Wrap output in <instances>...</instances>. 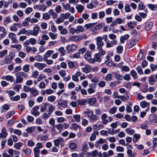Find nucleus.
I'll use <instances>...</instances> for the list:
<instances>
[{
    "label": "nucleus",
    "instance_id": "1",
    "mask_svg": "<svg viewBox=\"0 0 157 157\" xmlns=\"http://www.w3.org/2000/svg\"><path fill=\"white\" fill-rule=\"evenodd\" d=\"M55 109V107L54 105L48 102L44 103L40 109L41 112L43 113L42 114L43 118L46 119L49 117Z\"/></svg>",
    "mask_w": 157,
    "mask_h": 157
},
{
    "label": "nucleus",
    "instance_id": "2",
    "mask_svg": "<svg viewBox=\"0 0 157 157\" xmlns=\"http://www.w3.org/2000/svg\"><path fill=\"white\" fill-rule=\"evenodd\" d=\"M15 76L16 77V82L17 83H20L22 82L23 78L22 77L24 78H27L28 77V75L23 72H20L19 73L15 74Z\"/></svg>",
    "mask_w": 157,
    "mask_h": 157
},
{
    "label": "nucleus",
    "instance_id": "3",
    "mask_svg": "<svg viewBox=\"0 0 157 157\" xmlns=\"http://www.w3.org/2000/svg\"><path fill=\"white\" fill-rule=\"evenodd\" d=\"M15 56V54L13 52H10L9 55L5 57V63L6 64L11 63Z\"/></svg>",
    "mask_w": 157,
    "mask_h": 157
},
{
    "label": "nucleus",
    "instance_id": "4",
    "mask_svg": "<svg viewBox=\"0 0 157 157\" xmlns=\"http://www.w3.org/2000/svg\"><path fill=\"white\" fill-rule=\"evenodd\" d=\"M65 48L67 52L70 53L71 52L76 50L78 48V46L75 44H71L67 45Z\"/></svg>",
    "mask_w": 157,
    "mask_h": 157
},
{
    "label": "nucleus",
    "instance_id": "5",
    "mask_svg": "<svg viewBox=\"0 0 157 157\" xmlns=\"http://www.w3.org/2000/svg\"><path fill=\"white\" fill-rule=\"evenodd\" d=\"M54 142L56 146H58L59 144L61 147L64 145V139L61 137H59L57 139L55 140H54Z\"/></svg>",
    "mask_w": 157,
    "mask_h": 157
},
{
    "label": "nucleus",
    "instance_id": "6",
    "mask_svg": "<svg viewBox=\"0 0 157 157\" xmlns=\"http://www.w3.org/2000/svg\"><path fill=\"white\" fill-rule=\"evenodd\" d=\"M97 48L102 47L104 44V43L102 40V37L99 36L97 37L96 39Z\"/></svg>",
    "mask_w": 157,
    "mask_h": 157
},
{
    "label": "nucleus",
    "instance_id": "7",
    "mask_svg": "<svg viewBox=\"0 0 157 157\" xmlns=\"http://www.w3.org/2000/svg\"><path fill=\"white\" fill-rule=\"evenodd\" d=\"M124 19H122L120 18H116L115 20H113L112 23L110 25L111 26H114L117 25V24H121L122 23H124Z\"/></svg>",
    "mask_w": 157,
    "mask_h": 157
},
{
    "label": "nucleus",
    "instance_id": "8",
    "mask_svg": "<svg viewBox=\"0 0 157 157\" xmlns=\"http://www.w3.org/2000/svg\"><path fill=\"white\" fill-rule=\"evenodd\" d=\"M17 27L19 28H21V23H14L10 26V29L12 31H16L18 30Z\"/></svg>",
    "mask_w": 157,
    "mask_h": 157
},
{
    "label": "nucleus",
    "instance_id": "9",
    "mask_svg": "<svg viewBox=\"0 0 157 157\" xmlns=\"http://www.w3.org/2000/svg\"><path fill=\"white\" fill-rule=\"evenodd\" d=\"M89 88L87 90V92L89 94L94 93L95 91L96 84H90L89 85Z\"/></svg>",
    "mask_w": 157,
    "mask_h": 157
},
{
    "label": "nucleus",
    "instance_id": "10",
    "mask_svg": "<svg viewBox=\"0 0 157 157\" xmlns=\"http://www.w3.org/2000/svg\"><path fill=\"white\" fill-rule=\"evenodd\" d=\"M8 37L11 40L12 43L17 44L18 42V40L16 38L15 34L13 33H10L8 34Z\"/></svg>",
    "mask_w": 157,
    "mask_h": 157
},
{
    "label": "nucleus",
    "instance_id": "11",
    "mask_svg": "<svg viewBox=\"0 0 157 157\" xmlns=\"http://www.w3.org/2000/svg\"><path fill=\"white\" fill-rule=\"evenodd\" d=\"M34 66L40 71L43 70L44 68L47 66L46 64L42 63H36L34 64Z\"/></svg>",
    "mask_w": 157,
    "mask_h": 157
},
{
    "label": "nucleus",
    "instance_id": "12",
    "mask_svg": "<svg viewBox=\"0 0 157 157\" xmlns=\"http://www.w3.org/2000/svg\"><path fill=\"white\" fill-rule=\"evenodd\" d=\"M82 37L81 36H71L69 38V40L72 41H78L82 40Z\"/></svg>",
    "mask_w": 157,
    "mask_h": 157
},
{
    "label": "nucleus",
    "instance_id": "13",
    "mask_svg": "<svg viewBox=\"0 0 157 157\" xmlns=\"http://www.w3.org/2000/svg\"><path fill=\"white\" fill-rule=\"evenodd\" d=\"M40 27L38 25H36L33 27V30H32V35L36 36L38 34L40 30Z\"/></svg>",
    "mask_w": 157,
    "mask_h": 157
},
{
    "label": "nucleus",
    "instance_id": "14",
    "mask_svg": "<svg viewBox=\"0 0 157 157\" xmlns=\"http://www.w3.org/2000/svg\"><path fill=\"white\" fill-rule=\"evenodd\" d=\"M82 71L86 73L90 72L92 69V67L89 64H86L84 66L82 67Z\"/></svg>",
    "mask_w": 157,
    "mask_h": 157
},
{
    "label": "nucleus",
    "instance_id": "15",
    "mask_svg": "<svg viewBox=\"0 0 157 157\" xmlns=\"http://www.w3.org/2000/svg\"><path fill=\"white\" fill-rule=\"evenodd\" d=\"M102 28V26L101 24H98L97 25H92L91 26L90 30L91 31H97V30L101 29Z\"/></svg>",
    "mask_w": 157,
    "mask_h": 157
},
{
    "label": "nucleus",
    "instance_id": "16",
    "mask_svg": "<svg viewBox=\"0 0 157 157\" xmlns=\"http://www.w3.org/2000/svg\"><path fill=\"white\" fill-rule=\"evenodd\" d=\"M39 107L36 106L33 108L31 112V113L34 116H36L40 114V112L38 111Z\"/></svg>",
    "mask_w": 157,
    "mask_h": 157
},
{
    "label": "nucleus",
    "instance_id": "17",
    "mask_svg": "<svg viewBox=\"0 0 157 157\" xmlns=\"http://www.w3.org/2000/svg\"><path fill=\"white\" fill-rule=\"evenodd\" d=\"M157 81V79L155 78L154 76L151 75L149 77L148 79V82L149 84L154 85Z\"/></svg>",
    "mask_w": 157,
    "mask_h": 157
},
{
    "label": "nucleus",
    "instance_id": "18",
    "mask_svg": "<svg viewBox=\"0 0 157 157\" xmlns=\"http://www.w3.org/2000/svg\"><path fill=\"white\" fill-rule=\"evenodd\" d=\"M57 104L59 108L60 106H61L63 108H65L67 106V102L62 99L59 100L58 101Z\"/></svg>",
    "mask_w": 157,
    "mask_h": 157
},
{
    "label": "nucleus",
    "instance_id": "19",
    "mask_svg": "<svg viewBox=\"0 0 157 157\" xmlns=\"http://www.w3.org/2000/svg\"><path fill=\"white\" fill-rule=\"evenodd\" d=\"M0 32L2 33L0 36V39H1L3 38L6 36V29L3 26L0 27Z\"/></svg>",
    "mask_w": 157,
    "mask_h": 157
},
{
    "label": "nucleus",
    "instance_id": "20",
    "mask_svg": "<svg viewBox=\"0 0 157 157\" xmlns=\"http://www.w3.org/2000/svg\"><path fill=\"white\" fill-rule=\"evenodd\" d=\"M8 133L6 130L5 127H3L1 130V132L0 134V137L5 138L7 136Z\"/></svg>",
    "mask_w": 157,
    "mask_h": 157
},
{
    "label": "nucleus",
    "instance_id": "21",
    "mask_svg": "<svg viewBox=\"0 0 157 157\" xmlns=\"http://www.w3.org/2000/svg\"><path fill=\"white\" fill-rule=\"evenodd\" d=\"M33 8L34 9H38L39 10L44 11L46 10L47 7L46 6H42L41 5H37L34 6Z\"/></svg>",
    "mask_w": 157,
    "mask_h": 157
},
{
    "label": "nucleus",
    "instance_id": "22",
    "mask_svg": "<svg viewBox=\"0 0 157 157\" xmlns=\"http://www.w3.org/2000/svg\"><path fill=\"white\" fill-rule=\"evenodd\" d=\"M30 92L32 94L33 96H36L37 95L39 94L38 91L36 88L34 87L30 88Z\"/></svg>",
    "mask_w": 157,
    "mask_h": 157
},
{
    "label": "nucleus",
    "instance_id": "23",
    "mask_svg": "<svg viewBox=\"0 0 157 157\" xmlns=\"http://www.w3.org/2000/svg\"><path fill=\"white\" fill-rule=\"evenodd\" d=\"M129 37V35L128 34L121 36L120 38L121 42L122 44L124 43V41L128 39Z\"/></svg>",
    "mask_w": 157,
    "mask_h": 157
},
{
    "label": "nucleus",
    "instance_id": "24",
    "mask_svg": "<svg viewBox=\"0 0 157 157\" xmlns=\"http://www.w3.org/2000/svg\"><path fill=\"white\" fill-rule=\"evenodd\" d=\"M150 104L149 102H147L145 101H141L140 103V106L143 108L147 107H148L149 108Z\"/></svg>",
    "mask_w": 157,
    "mask_h": 157
},
{
    "label": "nucleus",
    "instance_id": "25",
    "mask_svg": "<svg viewBox=\"0 0 157 157\" xmlns=\"http://www.w3.org/2000/svg\"><path fill=\"white\" fill-rule=\"evenodd\" d=\"M137 40H133L129 42L128 44V48H129L132 47L133 46L135 45L137 42Z\"/></svg>",
    "mask_w": 157,
    "mask_h": 157
},
{
    "label": "nucleus",
    "instance_id": "26",
    "mask_svg": "<svg viewBox=\"0 0 157 157\" xmlns=\"http://www.w3.org/2000/svg\"><path fill=\"white\" fill-rule=\"evenodd\" d=\"M87 103L91 105H93L96 102V99L95 98H89L86 100Z\"/></svg>",
    "mask_w": 157,
    "mask_h": 157
},
{
    "label": "nucleus",
    "instance_id": "27",
    "mask_svg": "<svg viewBox=\"0 0 157 157\" xmlns=\"http://www.w3.org/2000/svg\"><path fill=\"white\" fill-rule=\"evenodd\" d=\"M153 23L152 22H149L147 23L145 26L146 30L148 31L150 30L152 28Z\"/></svg>",
    "mask_w": 157,
    "mask_h": 157
},
{
    "label": "nucleus",
    "instance_id": "28",
    "mask_svg": "<svg viewBox=\"0 0 157 157\" xmlns=\"http://www.w3.org/2000/svg\"><path fill=\"white\" fill-rule=\"evenodd\" d=\"M11 21V19L10 17L9 16L6 17L3 20V24L4 25L7 26Z\"/></svg>",
    "mask_w": 157,
    "mask_h": 157
},
{
    "label": "nucleus",
    "instance_id": "29",
    "mask_svg": "<svg viewBox=\"0 0 157 157\" xmlns=\"http://www.w3.org/2000/svg\"><path fill=\"white\" fill-rule=\"evenodd\" d=\"M76 9L79 13H82L84 9V6L81 5H78L76 6Z\"/></svg>",
    "mask_w": 157,
    "mask_h": 157
},
{
    "label": "nucleus",
    "instance_id": "30",
    "mask_svg": "<svg viewBox=\"0 0 157 157\" xmlns=\"http://www.w3.org/2000/svg\"><path fill=\"white\" fill-rule=\"evenodd\" d=\"M54 51L52 50H49L48 51L44 54V58H47L48 57H50L52 54L54 53Z\"/></svg>",
    "mask_w": 157,
    "mask_h": 157
},
{
    "label": "nucleus",
    "instance_id": "31",
    "mask_svg": "<svg viewBox=\"0 0 157 157\" xmlns=\"http://www.w3.org/2000/svg\"><path fill=\"white\" fill-rule=\"evenodd\" d=\"M132 105V104L131 102H128V104L127 105L126 108V111L128 113H131L132 111V109L131 107Z\"/></svg>",
    "mask_w": 157,
    "mask_h": 157
},
{
    "label": "nucleus",
    "instance_id": "32",
    "mask_svg": "<svg viewBox=\"0 0 157 157\" xmlns=\"http://www.w3.org/2000/svg\"><path fill=\"white\" fill-rule=\"evenodd\" d=\"M71 15V14L69 13H62L60 14V16L62 17L63 19H65L68 18Z\"/></svg>",
    "mask_w": 157,
    "mask_h": 157
},
{
    "label": "nucleus",
    "instance_id": "33",
    "mask_svg": "<svg viewBox=\"0 0 157 157\" xmlns=\"http://www.w3.org/2000/svg\"><path fill=\"white\" fill-rule=\"evenodd\" d=\"M50 15H52V18L54 19L56 18L57 17V13L54 12V10L52 9H51L48 12Z\"/></svg>",
    "mask_w": 157,
    "mask_h": 157
},
{
    "label": "nucleus",
    "instance_id": "34",
    "mask_svg": "<svg viewBox=\"0 0 157 157\" xmlns=\"http://www.w3.org/2000/svg\"><path fill=\"white\" fill-rule=\"evenodd\" d=\"M98 117L97 115H93L90 119L89 121L90 122L93 123L96 122L98 120Z\"/></svg>",
    "mask_w": 157,
    "mask_h": 157
},
{
    "label": "nucleus",
    "instance_id": "35",
    "mask_svg": "<svg viewBox=\"0 0 157 157\" xmlns=\"http://www.w3.org/2000/svg\"><path fill=\"white\" fill-rule=\"evenodd\" d=\"M87 154L88 155H91L94 157H95L98 155V151L97 150H95L91 152L87 153Z\"/></svg>",
    "mask_w": 157,
    "mask_h": 157
},
{
    "label": "nucleus",
    "instance_id": "36",
    "mask_svg": "<svg viewBox=\"0 0 157 157\" xmlns=\"http://www.w3.org/2000/svg\"><path fill=\"white\" fill-rule=\"evenodd\" d=\"M91 52H87L84 55V58L87 60L90 59L91 58Z\"/></svg>",
    "mask_w": 157,
    "mask_h": 157
},
{
    "label": "nucleus",
    "instance_id": "37",
    "mask_svg": "<svg viewBox=\"0 0 157 157\" xmlns=\"http://www.w3.org/2000/svg\"><path fill=\"white\" fill-rule=\"evenodd\" d=\"M130 74L134 79H137L138 76L136 72L134 70H131L130 71Z\"/></svg>",
    "mask_w": 157,
    "mask_h": 157
},
{
    "label": "nucleus",
    "instance_id": "38",
    "mask_svg": "<svg viewBox=\"0 0 157 157\" xmlns=\"http://www.w3.org/2000/svg\"><path fill=\"white\" fill-rule=\"evenodd\" d=\"M149 119L150 121L151 122H156V116L155 115H151L149 116Z\"/></svg>",
    "mask_w": 157,
    "mask_h": 157
},
{
    "label": "nucleus",
    "instance_id": "39",
    "mask_svg": "<svg viewBox=\"0 0 157 157\" xmlns=\"http://www.w3.org/2000/svg\"><path fill=\"white\" fill-rule=\"evenodd\" d=\"M23 145V144L21 142H18L15 143L14 147L17 149H20V148Z\"/></svg>",
    "mask_w": 157,
    "mask_h": 157
},
{
    "label": "nucleus",
    "instance_id": "40",
    "mask_svg": "<svg viewBox=\"0 0 157 157\" xmlns=\"http://www.w3.org/2000/svg\"><path fill=\"white\" fill-rule=\"evenodd\" d=\"M144 53L142 51H140L139 52L137 56V60L138 61H140L143 58Z\"/></svg>",
    "mask_w": 157,
    "mask_h": 157
},
{
    "label": "nucleus",
    "instance_id": "41",
    "mask_svg": "<svg viewBox=\"0 0 157 157\" xmlns=\"http://www.w3.org/2000/svg\"><path fill=\"white\" fill-rule=\"evenodd\" d=\"M49 36L52 40H55L56 39L57 36V34H54L52 32H49L48 33Z\"/></svg>",
    "mask_w": 157,
    "mask_h": 157
},
{
    "label": "nucleus",
    "instance_id": "42",
    "mask_svg": "<svg viewBox=\"0 0 157 157\" xmlns=\"http://www.w3.org/2000/svg\"><path fill=\"white\" fill-rule=\"evenodd\" d=\"M8 51L7 50L0 51V58H2L6 55L8 53Z\"/></svg>",
    "mask_w": 157,
    "mask_h": 157
},
{
    "label": "nucleus",
    "instance_id": "43",
    "mask_svg": "<svg viewBox=\"0 0 157 157\" xmlns=\"http://www.w3.org/2000/svg\"><path fill=\"white\" fill-rule=\"evenodd\" d=\"M47 99L48 101L53 102L56 99V97L54 95H51L48 97Z\"/></svg>",
    "mask_w": 157,
    "mask_h": 157
},
{
    "label": "nucleus",
    "instance_id": "44",
    "mask_svg": "<svg viewBox=\"0 0 157 157\" xmlns=\"http://www.w3.org/2000/svg\"><path fill=\"white\" fill-rule=\"evenodd\" d=\"M125 130L128 134L130 135H132L135 132V131L134 130L132 129H131L129 128H126Z\"/></svg>",
    "mask_w": 157,
    "mask_h": 157
},
{
    "label": "nucleus",
    "instance_id": "45",
    "mask_svg": "<svg viewBox=\"0 0 157 157\" xmlns=\"http://www.w3.org/2000/svg\"><path fill=\"white\" fill-rule=\"evenodd\" d=\"M117 110V107L114 106L109 109V112L110 114H114L116 112Z\"/></svg>",
    "mask_w": 157,
    "mask_h": 157
},
{
    "label": "nucleus",
    "instance_id": "46",
    "mask_svg": "<svg viewBox=\"0 0 157 157\" xmlns=\"http://www.w3.org/2000/svg\"><path fill=\"white\" fill-rule=\"evenodd\" d=\"M97 49L98 51L99 54L103 56L105 54V52L103 50L102 47L97 48Z\"/></svg>",
    "mask_w": 157,
    "mask_h": 157
},
{
    "label": "nucleus",
    "instance_id": "47",
    "mask_svg": "<svg viewBox=\"0 0 157 157\" xmlns=\"http://www.w3.org/2000/svg\"><path fill=\"white\" fill-rule=\"evenodd\" d=\"M94 58L95 59V61L97 62H100L101 60L100 55L98 53L95 54Z\"/></svg>",
    "mask_w": 157,
    "mask_h": 157
},
{
    "label": "nucleus",
    "instance_id": "48",
    "mask_svg": "<svg viewBox=\"0 0 157 157\" xmlns=\"http://www.w3.org/2000/svg\"><path fill=\"white\" fill-rule=\"evenodd\" d=\"M58 51L60 53L61 56H63L65 55L66 52L65 51L63 47H60L58 49Z\"/></svg>",
    "mask_w": 157,
    "mask_h": 157
},
{
    "label": "nucleus",
    "instance_id": "49",
    "mask_svg": "<svg viewBox=\"0 0 157 157\" xmlns=\"http://www.w3.org/2000/svg\"><path fill=\"white\" fill-rule=\"evenodd\" d=\"M117 52L120 54H121L123 50V47L122 46L119 45L117 46L116 48Z\"/></svg>",
    "mask_w": 157,
    "mask_h": 157
},
{
    "label": "nucleus",
    "instance_id": "50",
    "mask_svg": "<svg viewBox=\"0 0 157 157\" xmlns=\"http://www.w3.org/2000/svg\"><path fill=\"white\" fill-rule=\"evenodd\" d=\"M29 65L26 64L22 67L23 70L25 72H28L29 70Z\"/></svg>",
    "mask_w": 157,
    "mask_h": 157
},
{
    "label": "nucleus",
    "instance_id": "51",
    "mask_svg": "<svg viewBox=\"0 0 157 157\" xmlns=\"http://www.w3.org/2000/svg\"><path fill=\"white\" fill-rule=\"evenodd\" d=\"M98 132L96 131V132H94L91 135L90 137V140L91 141H93L96 138V134H98Z\"/></svg>",
    "mask_w": 157,
    "mask_h": 157
},
{
    "label": "nucleus",
    "instance_id": "52",
    "mask_svg": "<svg viewBox=\"0 0 157 157\" xmlns=\"http://www.w3.org/2000/svg\"><path fill=\"white\" fill-rule=\"evenodd\" d=\"M84 30L83 27L82 26H78L76 29V33L82 32Z\"/></svg>",
    "mask_w": 157,
    "mask_h": 157
},
{
    "label": "nucleus",
    "instance_id": "53",
    "mask_svg": "<svg viewBox=\"0 0 157 157\" xmlns=\"http://www.w3.org/2000/svg\"><path fill=\"white\" fill-rule=\"evenodd\" d=\"M80 56V54L79 53L77 52L73 54H71L70 56V58L71 59H73L75 58H79Z\"/></svg>",
    "mask_w": 157,
    "mask_h": 157
},
{
    "label": "nucleus",
    "instance_id": "54",
    "mask_svg": "<svg viewBox=\"0 0 157 157\" xmlns=\"http://www.w3.org/2000/svg\"><path fill=\"white\" fill-rule=\"evenodd\" d=\"M34 151L35 157H39V154L40 152L39 149L37 148H35L34 149Z\"/></svg>",
    "mask_w": 157,
    "mask_h": 157
},
{
    "label": "nucleus",
    "instance_id": "55",
    "mask_svg": "<svg viewBox=\"0 0 157 157\" xmlns=\"http://www.w3.org/2000/svg\"><path fill=\"white\" fill-rule=\"evenodd\" d=\"M46 86L45 83L43 81H41L40 82L38 87L40 89H43L45 88Z\"/></svg>",
    "mask_w": 157,
    "mask_h": 157
},
{
    "label": "nucleus",
    "instance_id": "56",
    "mask_svg": "<svg viewBox=\"0 0 157 157\" xmlns=\"http://www.w3.org/2000/svg\"><path fill=\"white\" fill-rule=\"evenodd\" d=\"M73 117L75 120V121L79 122L80 120V115H75L73 116Z\"/></svg>",
    "mask_w": 157,
    "mask_h": 157
},
{
    "label": "nucleus",
    "instance_id": "57",
    "mask_svg": "<svg viewBox=\"0 0 157 157\" xmlns=\"http://www.w3.org/2000/svg\"><path fill=\"white\" fill-rule=\"evenodd\" d=\"M127 154L128 155L127 157H135L134 153H132V151L130 149L127 150Z\"/></svg>",
    "mask_w": 157,
    "mask_h": 157
},
{
    "label": "nucleus",
    "instance_id": "58",
    "mask_svg": "<svg viewBox=\"0 0 157 157\" xmlns=\"http://www.w3.org/2000/svg\"><path fill=\"white\" fill-rule=\"evenodd\" d=\"M145 6L144 5V3L141 2L138 6V9L139 10H143L145 8Z\"/></svg>",
    "mask_w": 157,
    "mask_h": 157
},
{
    "label": "nucleus",
    "instance_id": "59",
    "mask_svg": "<svg viewBox=\"0 0 157 157\" xmlns=\"http://www.w3.org/2000/svg\"><path fill=\"white\" fill-rule=\"evenodd\" d=\"M38 75L39 74L38 71H37L36 70L34 71L33 72L31 76L33 78H36L38 76Z\"/></svg>",
    "mask_w": 157,
    "mask_h": 157
},
{
    "label": "nucleus",
    "instance_id": "60",
    "mask_svg": "<svg viewBox=\"0 0 157 157\" xmlns=\"http://www.w3.org/2000/svg\"><path fill=\"white\" fill-rule=\"evenodd\" d=\"M46 78V76L44 74H41L40 75L39 77L37 78V81L40 82L42 79H44Z\"/></svg>",
    "mask_w": 157,
    "mask_h": 157
},
{
    "label": "nucleus",
    "instance_id": "61",
    "mask_svg": "<svg viewBox=\"0 0 157 157\" xmlns=\"http://www.w3.org/2000/svg\"><path fill=\"white\" fill-rule=\"evenodd\" d=\"M14 79V78L13 76L10 75H6V80L7 81H10L11 82H12L13 81Z\"/></svg>",
    "mask_w": 157,
    "mask_h": 157
},
{
    "label": "nucleus",
    "instance_id": "62",
    "mask_svg": "<svg viewBox=\"0 0 157 157\" xmlns=\"http://www.w3.org/2000/svg\"><path fill=\"white\" fill-rule=\"evenodd\" d=\"M50 16L49 14L48 13H45L43 14L42 18L44 20H48L50 18Z\"/></svg>",
    "mask_w": 157,
    "mask_h": 157
},
{
    "label": "nucleus",
    "instance_id": "63",
    "mask_svg": "<svg viewBox=\"0 0 157 157\" xmlns=\"http://www.w3.org/2000/svg\"><path fill=\"white\" fill-rule=\"evenodd\" d=\"M69 147L71 149L74 150L77 147V145L74 143H71L70 144Z\"/></svg>",
    "mask_w": 157,
    "mask_h": 157
},
{
    "label": "nucleus",
    "instance_id": "64",
    "mask_svg": "<svg viewBox=\"0 0 157 157\" xmlns=\"http://www.w3.org/2000/svg\"><path fill=\"white\" fill-rule=\"evenodd\" d=\"M147 6L151 10H154L155 8H157V6L152 4H148L147 5Z\"/></svg>",
    "mask_w": 157,
    "mask_h": 157
}]
</instances>
